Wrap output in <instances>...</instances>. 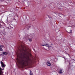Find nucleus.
<instances>
[{
    "label": "nucleus",
    "instance_id": "3",
    "mask_svg": "<svg viewBox=\"0 0 75 75\" xmlns=\"http://www.w3.org/2000/svg\"><path fill=\"white\" fill-rule=\"evenodd\" d=\"M1 65H2L1 66L2 67H6V65L4 64V63L3 62H1Z\"/></svg>",
    "mask_w": 75,
    "mask_h": 75
},
{
    "label": "nucleus",
    "instance_id": "1",
    "mask_svg": "<svg viewBox=\"0 0 75 75\" xmlns=\"http://www.w3.org/2000/svg\"><path fill=\"white\" fill-rule=\"evenodd\" d=\"M28 55L26 54L22 57L21 61H20L19 60H17L18 64H22L23 65H24V64H27L28 63V62L30 60L29 55L31 56V54L29 52H28Z\"/></svg>",
    "mask_w": 75,
    "mask_h": 75
},
{
    "label": "nucleus",
    "instance_id": "15",
    "mask_svg": "<svg viewBox=\"0 0 75 75\" xmlns=\"http://www.w3.org/2000/svg\"><path fill=\"white\" fill-rule=\"evenodd\" d=\"M30 28V27L29 26L28 27V28Z\"/></svg>",
    "mask_w": 75,
    "mask_h": 75
},
{
    "label": "nucleus",
    "instance_id": "17",
    "mask_svg": "<svg viewBox=\"0 0 75 75\" xmlns=\"http://www.w3.org/2000/svg\"><path fill=\"white\" fill-rule=\"evenodd\" d=\"M13 20H15V19H14V18H13Z\"/></svg>",
    "mask_w": 75,
    "mask_h": 75
},
{
    "label": "nucleus",
    "instance_id": "9",
    "mask_svg": "<svg viewBox=\"0 0 75 75\" xmlns=\"http://www.w3.org/2000/svg\"><path fill=\"white\" fill-rule=\"evenodd\" d=\"M62 72V70H60L59 72V74H61Z\"/></svg>",
    "mask_w": 75,
    "mask_h": 75
},
{
    "label": "nucleus",
    "instance_id": "7",
    "mask_svg": "<svg viewBox=\"0 0 75 75\" xmlns=\"http://www.w3.org/2000/svg\"><path fill=\"white\" fill-rule=\"evenodd\" d=\"M30 75H33V73L31 72V70H30Z\"/></svg>",
    "mask_w": 75,
    "mask_h": 75
},
{
    "label": "nucleus",
    "instance_id": "5",
    "mask_svg": "<svg viewBox=\"0 0 75 75\" xmlns=\"http://www.w3.org/2000/svg\"><path fill=\"white\" fill-rule=\"evenodd\" d=\"M46 64L48 66H51V63L50 62H47Z\"/></svg>",
    "mask_w": 75,
    "mask_h": 75
},
{
    "label": "nucleus",
    "instance_id": "2",
    "mask_svg": "<svg viewBox=\"0 0 75 75\" xmlns=\"http://www.w3.org/2000/svg\"><path fill=\"white\" fill-rule=\"evenodd\" d=\"M23 17L25 21H26V20H27V16H23Z\"/></svg>",
    "mask_w": 75,
    "mask_h": 75
},
{
    "label": "nucleus",
    "instance_id": "18",
    "mask_svg": "<svg viewBox=\"0 0 75 75\" xmlns=\"http://www.w3.org/2000/svg\"><path fill=\"white\" fill-rule=\"evenodd\" d=\"M1 25H0V27H1Z\"/></svg>",
    "mask_w": 75,
    "mask_h": 75
},
{
    "label": "nucleus",
    "instance_id": "12",
    "mask_svg": "<svg viewBox=\"0 0 75 75\" xmlns=\"http://www.w3.org/2000/svg\"><path fill=\"white\" fill-rule=\"evenodd\" d=\"M28 39L29 41H32V39L29 38Z\"/></svg>",
    "mask_w": 75,
    "mask_h": 75
},
{
    "label": "nucleus",
    "instance_id": "11",
    "mask_svg": "<svg viewBox=\"0 0 75 75\" xmlns=\"http://www.w3.org/2000/svg\"><path fill=\"white\" fill-rule=\"evenodd\" d=\"M1 70L2 69L0 67V75L1 74Z\"/></svg>",
    "mask_w": 75,
    "mask_h": 75
},
{
    "label": "nucleus",
    "instance_id": "14",
    "mask_svg": "<svg viewBox=\"0 0 75 75\" xmlns=\"http://www.w3.org/2000/svg\"><path fill=\"white\" fill-rule=\"evenodd\" d=\"M72 31V30H70V32H68V33H71Z\"/></svg>",
    "mask_w": 75,
    "mask_h": 75
},
{
    "label": "nucleus",
    "instance_id": "4",
    "mask_svg": "<svg viewBox=\"0 0 75 75\" xmlns=\"http://www.w3.org/2000/svg\"><path fill=\"white\" fill-rule=\"evenodd\" d=\"M25 50L23 49H22L21 50V54H24V52H25Z\"/></svg>",
    "mask_w": 75,
    "mask_h": 75
},
{
    "label": "nucleus",
    "instance_id": "8",
    "mask_svg": "<svg viewBox=\"0 0 75 75\" xmlns=\"http://www.w3.org/2000/svg\"><path fill=\"white\" fill-rule=\"evenodd\" d=\"M0 51H3V50L2 48V47H0Z\"/></svg>",
    "mask_w": 75,
    "mask_h": 75
},
{
    "label": "nucleus",
    "instance_id": "19",
    "mask_svg": "<svg viewBox=\"0 0 75 75\" xmlns=\"http://www.w3.org/2000/svg\"><path fill=\"white\" fill-rule=\"evenodd\" d=\"M1 55H3V54H1Z\"/></svg>",
    "mask_w": 75,
    "mask_h": 75
},
{
    "label": "nucleus",
    "instance_id": "6",
    "mask_svg": "<svg viewBox=\"0 0 75 75\" xmlns=\"http://www.w3.org/2000/svg\"><path fill=\"white\" fill-rule=\"evenodd\" d=\"M2 53L3 55H7L8 54V53L7 52H3Z\"/></svg>",
    "mask_w": 75,
    "mask_h": 75
},
{
    "label": "nucleus",
    "instance_id": "13",
    "mask_svg": "<svg viewBox=\"0 0 75 75\" xmlns=\"http://www.w3.org/2000/svg\"><path fill=\"white\" fill-rule=\"evenodd\" d=\"M0 47H1V48H3V47H4V46L3 45H1Z\"/></svg>",
    "mask_w": 75,
    "mask_h": 75
},
{
    "label": "nucleus",
    "instance_id": "16",
    "mask_svg": "<svg viewBox=\"0 0 75 75\" xmlns=\"http://www.w3.org/2000/svg\"><path fill=\"white\" fill-rule=\"evenodd\" d=\"M35 20V18H34V20Z\"/></svg>",
    "mask_w": 75,
    "mask_h": 75
},
{
    "label": "nucleus",
    "instance_id": "10",
    "mask_svg": "<svg viewBox=\"0 0 75 75\" xmlns=\"http://www.w3.org/2000/svg\"><path fill=\"white\" fill-rule=\"evenodd\" d=\"M42 46H46V47H48V45L47 44H45L44 45H42Z\"/></svg>",
    "mask_w": 75,
    "mask_h": 75
}]
</instances>
